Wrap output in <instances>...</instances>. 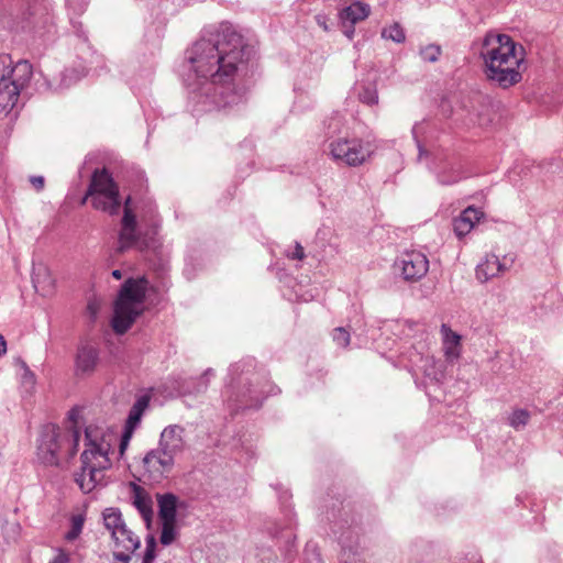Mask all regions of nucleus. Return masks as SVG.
<instances>
[{"mask_svg": "<svg viewBox=\"0 0 563 563\" xmlns=\"http://www.w3.org/2000/svg\"><path fill=\"white\" fill-rule=\"evenodd\" d=\"M434 174L438 183L443 186L454 185L465 177L462 163L456 157L441 158Z\"/></svg>", "mask_w": 563, "mask_h": 563, "instance_id": "2eb2a0df", "label": "nucleus"}, {"mask_svg": "<svg viewBox=\"0 0 563 563\" xmlns=\"http://www.w3.org/2000/svg\"><path fill=\"white\" fill-rule=\"evenodd\" d=\"M99 361L98 350L89 344H82L78 347L75 371L77 376L90 375L97 367Z\"/></svg>", "mask_w": 563, "mask_h": 563, "instance_id": "a211bd4d", "label": "nucleus"}, {"mask_svg": "<svg viewBox=\"0 0 563 563\" xmlns=\"http://www.w3.org/2000/svg\"><path fill=\"white\" fill-rule=\"evenodd\" d=\"M74 411L69 418L73 421L67 429H60L56 426H46L41 433L37 456L47 465H58L62 457H73L78 451L80 432L76 427Z\"/></svg>", "mask_w": 563, "mask_h": 563, "instance_id": "20e7f679", "label": "nucleus"}, {"mask_svg": "<svg viewBox=\"0 0 563 563\" xmlns=\"http://www.w3.org/2000/svg\"><path fill=\"white\" fill-rule=\"evenodd\" d=\"M245 379H240L236 384L232 380L225 389L228 401L234 410L246 408H258L262 405L264 397L262 391L247 388V390H240V385H245Z\"/></svg>", "mask_w": 563, "mask_h": 563, "instance_id": "f8f14e48", "label": "nucleus"}, {"mask_svg": "<svg viewBox=\"0 0 563 563\" xmlns=\"http://www.w3.org/2000/svg\"><path fill=\"white\" fill-rule=\"evenodd\" d=\"M24 366V379L25 382L30 383V384H34V374L26 367L25 364H23Z\"/></svg>", "mask_w": 563, "mask_h": 563, "instance_id": "37998d69", "label": "nucleus"}, {"mask_svg": "<svg viewBox=\"0 0 563 563\" xmlns=\"http://www.w3.org/2000/svg\"><path fill=\"white\" fill-rule=\"evenodd\" d=\"M529 419H530V413L527 410L517 409L509 417V424L512 428H515L516 430H519L527 426Z\"/></svg>", "mask_w": 563, "mask_h": 563, "instance_id": "c756f323", "label": "nucleus"}, {"mask_svg": "<svg viewBox=\"0 0 563 563\" xmlns=\"http://www.w3.org/2000/svg\"><path fill=\"white\" fill-rule=\"evenodd\" d=\"M483 217V212L474 207H467L459 218L453 221V230L459 238L470 233L475 223Z\"/></svg>", "mask_w": 563, "mask_h": 563, "instance_id": "aec40b11", "label": "nucleus"}, {"mask_svg": "<svg viewBox=\"0 0 563 563\" xmlns=\"http://www.w3.org/2000/svg\"><path fill=\"white\" fill-rule=\"evenodd\" d=\"M316 21H317L318 25L321 26L324 31L329 30V25L327 23V21H328L327 15L318 14V15H316Z\"/></svg>", "mask_w": 563, "mask_h": 563, "instance_id": "a19ab883", "label": "nucleus"}, {"mask_svg": "<svg viewBox=\"0 0 563 563\" xmlns=\"http://www.w3.org/2000/svg\"><path fill=\"white\" fill-rule=\"evenodd\" d=\"M30 183L34 186V188L40 191L44 188V177L43 176H32L30 178Z\"/></svg>", "mask_w": 563, "mask_h": 563, "instance_id": "ea45409f", "label": "nucleus"}, {"mask_svg": "<svg viewBox=\"0 0 563 563\" xmlns=\"http://www.w3.org/2000/svg\"><path fill=\"white\" fill-rule=\"evenodd\" d=\"M115 562H117V563H122V562H118V561H115Z\"/></svg>", "mask_w": 563, "mask_h": 563, "instance_id": "09e8293b", "label": "nucleus"}, {"mask_svg": "<svg viewBox=\"0 0 563 563\" xmlns=\"http://www.w3.org/2000/svg\"><path fill=\"white\" fill-rule=\"evenodd\" d=\"M88 309L91 310L92 313H95L91 305H88Z\"/></svg>", "mask_w": 563, "mask_h": 563, "instance_id": "de8ad7c7", "label": "nucleus"}, {"mask_svg": "<svg viewBox=\"0 0 563 563\" xmlns=\"http://www.w3.org/2000/svg\"><path fill=\"white\" fill-rule=\"evenodd\" d=\"M418 124H415L413 128H412V135H413V139L416 140L417 142V146H418V150H419V158L421 157V155L424 153L420 142L418 141V136H417V130H418Z\"/></svg>", "mask_w": 563, "mask_h": 563, "instance_id": "79ce46f5", "label": "nucleus"}, {"mask_svg": "<svg viewBox=\"0 0 563 563\" xmlns=\"http://www.w3.org/2000/svg\"><path fill=\"white\" fill-rule=\"evenodd\" d=\"M333 341L342 347H346L350 343V333L345 328H335L332 333Z\"/></svg>", "mask_w": 563, "mask_h": 563, "instance_id": "72a5a7b5", "label": "nucleus"}, {"mask_svg": "<svg viewBox=\"0 0 563 563\" xmlns=\"http://www.w3.org/2000/svg\"><path fill=\"white\" fill-rule=\"evenodd\" d=\"M382 36L396 43H402L406 40L405 31L398 23L384 27Z\"/></svg>", "mask_w": 563, "mask_h": 563, "instance_id": "c85d7f7f", "label": "nucleus"}, {"mask_svg": "<svg viewBox=\"0 0 563 563\" xmlns=\"http://www.w3.org/2000/svg\"><path fill=\"white\" fill-rule=\"evenodd\" d=\"M161 522H162V531H161L159 541L163 545H169L176 540V538L178 536L176 520H167V521L161 520Z\"/></svg>", "mask_w": 563, "mask_h": 563, "instance_id": "cd10ccee", "label": "nucleus"}, {"mask_svg": "<svg viewBox=\"0 0 563 563\" xmlns=\"http://www.w3.org/2000/svg\"><path fill=\"white\" fill-rule=\"evenodd\" d=\"M48 563H70V556L64 550L58 549L54 558L51 559Z\"/></svg>", "mask_w": 563, "mask_h": 563, "instance_id": "4c0bfd02", "label": "nucleus"}, {"mask_svg": "<svg viewBox=\"0 0 563 563\" xmlns=\"http://www.w3.org/2000/svg\"><path fill=\"white\" fill-rule=\"evenodd\" d=\"M123 276L122 272L120 269L112 271V277L115 279H121Z\"/></svg>", "mask_w": 563, "mask_h": 563, "instance_id": "a18cd8bd", "label": "nucleus"}, {"mask_svg": "<svg viewBox=\"0 0 563 563\" xmlns=\"http://www.w3.org/2000/svg\"><path fill=\"white\" fill-rule=\"evenodd\" d=\"M305 558L307 563H322L320 552L316 544H307L305 549Z\"/></svg>", "mask_w": 563, "mask_h": 563, "instance_id": "c9c22d12", "label": "nucleus"}, {"mask_svg": "<svg viewBox=\"0 0 563 563\" xmlns=\"http://www.w3.org/2000/svg\"><path fill=\"white\" fill-rule=\"evenodd\" d=\"M131 197H128L124 201L117 251L119 253H123L131 249L142 253L156 251L159 246V241L156 238V231L153 229L143 233L137 230L136 216L131 208Z\"/></svg>", "mask_w": 563, "mask_h": 563, "instance_id": "0eeeda50", "label": "nucleus"}, {"mask_svg": "<svg viewBox=\"0 0 563 563\" xmlns=\"http://www.w3.org/2000/svg\"><path fill=\"white\" fill-rule=\"evenodd\" d=\"M332 531L338 537V541L342 547L340 554L341 563H366L354 550V544L358 538V533L355 529L351 527L344 528L335 523Z\"/></svg>", "mask_w": 563, "mask_h": 563, "instance_id": "4468645a", "label": "nucleus"}, {"mask_svg": "<svg viewBox=\"0 0 563 563\" xmlns=\"http://www.w3.org/2000/svg\"><path fill=\"white\" fill-rule=\"evenodd\" d=\"M344 33H345V35H346L347 37H350V38H351V37H352V35H353V33H354V30L352 29L351 31H345Z\"/></svg>", "mask_w": 563, "mask_h": 563, "instance_id": "49530a36", "label": "nucleus"}, {"mask_svg": "<svg viewBox=\"0 0 563 563\" xmlns=\"http://www.w3.org/2000/svg\"><path fill=\"white\" fill-rule=\"evenodd\" d=\"M288 256L292 260H302L305 257L303 247L296 243L294 252L289 253Z\"/></svg>", "mask_w": 563, "mask_h": 563, "instance_id": "58836bf2", "label": "nucleus"}, {"mask_svg": "<svg viewBox=\"0 0 563 563\" xmlns=\"http://www.w3.org/2000/svg\"><path fill=\"white\" fill-rule=\"evenodd\" d=\"M148 280L145 277L128 278L114 305L112 327L115 333H125L143 311Z\"/></svg>", "mask_w": 563, "mask_h": 563, "instance_id": "39448f33", "label": "nucleus"}, {"mask_svg": "<svg viewBox=\"0 0 563 563\" xmlns=\"http://www.w3.org/2000/svg\"><path fill=\"white\" fill-rule=\"evenodd\" d=\"M441 333L443 335L444 353L448 360L453 361L460 356V342L461 336L451 330L446 324L441 325Z\"/></svg>", "mask_w": 563, "mask_h": 563, "instance_id": "5701e85b", "label": "nucleus"}, {"mask_svg": "<svg viewBox=\"0 0 563 563\" xmlns=\"http://www.w3.org/2000/svg\"><path fill=\"white\" fill-rule=\"evenodd\" d=\"M185 428L179 424H169L161 432L158 448L176 456L185 449Z\"/></svg>", "mask_w": 563, "mask_h": 563, "instance_id": "f3484780", "label": "nucleus"}, {"mask_svg": "<svg viewBox=\"0 0 563 563\" xmlns=\"http://www.w3.org/2000/svg\"><path fill=\"white\" fill-rule=\"evenodd\" d=\"M150 398L147 396H141L136 399V401L133 404L132 408L130 409L124 429L133 431L141 422L142 416L145 411V409L148 407Z\"/></svg>", "mask_w": 563, "mask_h": 563, "instance_id": "393cba45", "label": "nucleus"}, {"mask_svg": "<svg viewBox=\"0 0 563 563\" xmlns=\"http://www.w3.org/2000/svg\"><path fill=\"white\" fill-rule=\"evenodd\" d=\"M91 197V205L97 210H102L110 216L118 214L121 209L119 187L111 174L106 169H96L82 199V202Z\"/></svg>", "mask_w": 563, "mask_h": 563, "instance_id": "6e6552de", "label": "nucleus"}, {"mask_svg": "<svg viewBox=\"0 0 563 563\" xmlns=\"http://www.w3.org/2000/svg\"><path fill=\"white\" fill-rule=\"evenodd\" d=\"M156 541L153 536L146 539V549L142 560V563H152L155 559Z\"/></svg>", "mask_w": 563, "mask_h": 563, "instance_id": "f704fd0d", "label": "nucleus"}, {"mask_svg": "<svg viewBox=\"0 0 563 563\" xmlns=\"http://www.w3.org/2000/svg\"><path fill=\"white\" fill-rule=\"evenodd\" d=\"M331 157L346 166H360L371 156L372 151L368 143L361 139L340 137L329 144Z\"/></svg>", "mask_w": 563, "mask_h": 563, "instance_id": "1a4fd4ad", "label": "nucleus"}, {"mask_svg": "<svg viewBox=\"0 0 563 563\" xmlns=\"http://www.w3.org/2000/svg\"><path fill=\"white\" fill-rule=\"evenodd\" d=\"M250 55V46L232 24L222 22L203 30L186 51L190 71L186 82L195 111L221 110L242 101L240 77Z\"/></svg>", "mask_w": 563, "mask_h": 563, "instance_id": "f257e3e1", "label": "nucleus"}, {"mask_svg": "<svg viewBox=\"0 0 563 563\" xmlns=\"http://www.w3.org/2000/svg\"><path fill=\"white\" fill-rule=\"evenodd\" d=\"M395 267L407 282L421 279L429 269L427 256L419 251L404 252L395 262Z\"/></svg>", "mask_w": 563, "mask_h": 563, "instance_id": "9b49d317", "label": "nucleus"}, {"mask_svg": "<svg viewBox=\"0 0 563 563\" xmlns=\"http://www.w3.org/2000/svg\"><path fill=\"white\" fill-rule=\"evenodd\" d=\"M102 517L104 527L111 533V536L113 534V532L120 530L121 527L126 526L122 518V514L118 508H106L104 511L102 512Z\"/></svg>", "mask_w": 563, "mask_h": 563, "instance_id": "a878e982", "label": "nucleus"}, {"mask_svg": "<svg viewBox=\"0 0 563 563\" xmlns=\"http://www.w3.org/2000/svg\"><path fill=\"white\" fill-rule=\"evenodd\" d=\"M111 538L114 543L112 553L114 561L129 563L132 560V553L141 545L140 538L126 526L113 532Z\"/></svg>", "mask_w": 563, "mask_h": 563, "instance_id": "ddd939ff", "label": "nucleus"}, {"mask_svg": "<svg viewBox=\"0 0 563 563\" xmlns=\"http://www.w3.org/2000/svg\"><path fill=\"white\" fill-rule=\"evenodd\" d=\"M84 527V518L81 516H74L71 518V528L66 533V539L73 541L79 537Z\"/></svg>", "mask_w": 563, "mask_h": 563, "instance_id": "473e14b6", "label": "nucleus"}, {"mask_svg": "<svg viewBox=\"0 0 563 563\" xmlns=\"http://www.w3.org/2000/svg\"><path fill=\"white\" fill-rule=\"evenodd\" d=\"M7 351V343L3 336L0 334V355L4 354Z\"/></svg>", "mask_w": 563, "mask_h": 563, "instance_id": "c03bdc74", "label": "nucleus"}, {"mask_svg": "<svg viewBox=\"0 0 563 563\" xmlns=\"http://www.w3.org/2000/svg\"><path fill=\"white\" fill-rule=\"evenodd\" d=\"M514 263V258L504 257L501 262L499 257L495 254H487L485 258L477 264L476 266V278L481 283H486L487 280L497 277L499 274L509 269L510 265Z\"/></svg>", "mask_w": 563, "mask_h": 563, "instance_id": "dca6fc26", "label": "nucleus"}, {"mask_svg": "<svg viewBox=\"0 0 563 563\" xmlns=\"http://www.w3.org/2000/svg\"><path fill=\"white\" fill-rule=\"evenodd\" d=\"M419 53L424 62L435 63L441 55V47L437 44H429L421 47Z\"/></svg>", "mask_w": 563, "mask_h": 563, "instance_id": "2f4dec72", "label": "nucleus"}, {"mask_svg": "<svg viewBox=\"0 0 563 563\" xmlns=\"http://www.w3.org/2000/svg\"><path fill=\"white\" fill-rule=\"evenodd\" d=\"M132 435H133V431H130V430H126L124 429L122 435H121V440H120V444H119V449H120V453L123 454L124 451L126 450L129 443H130V440L132 439Z\"/></svg>", "mask_w": 563, "mask_h": 563, "instance_id": "e433bc0d", "label": "nucleus"}, {"mask_svg": "<svg viewBox=\"0 0 563 563\" xmlns=\"http://www.w3.org/2000/svg\"><path fill=\"white\" fill-rule=\"evenodd\" d=\"M484 74L489 82L503 89L520 82V66L525 62V48L509 35L489 31L481 41L478 51Z\"/></svg>", "mask_w": 563, "mask_h": 563, "instance_id": "f03ea898", "label": "nucleus"}, {"mask_svg": "<svg viewBox=\"0 0 563 563\" xmlns=\"http://www.w3.org/2000/svg\"><path fill=\"white\" fill-rule=\"evenodd\" d=\"M175 465V456L161 448L148 451L143 457V476L154 483L168 477Z\"/></svg>", "mask_w": 563, "mask_h": 563, "instance_id": "9d476101", "label": "nucleus"}, {"mask_svg": "<svg viewBox=\"0 0 563 563\" xmlns=\"http://www.w3.org/2000/svg\"><path fill=\"white\" fill-rule=\"evenodd\" d=\"M132 504L140 512L143 520L150 526L153 519V500L150 493L142 486L131 483Z\"/></svg>", "mask_w": 563, "mask_h": 563, "instance_id": "6ab92c4d", "label": "nucleus"}, {"mask_svg": "<svg viewBox=\"0 0 563 563\" xmlns=\"http://www.w3.org/2000/svg\"><path fill=\"white\" fill-rule=\"evenodd\" d=\"M371 13V7L367 3L356 1L349 7L342 9L339 13L340 20L345 23L350 22L351 25L365 20Z\"/></svg>", "mask_w": 563, "mask_h": 563, "instance_id": "4be33fe9", "label": "nucleus"}, {"mask_svg": "<svg viewBox=\"0 0 563 563\" xmlns=\"http://www.w3.org/2000/svg\"><path fill=\"white\" fill-rule=\"evenodd\" d=\"M156 501L159 520H176L177 509L180 506L179 498L173 493H157Z\"/></svg>", "mask_w": 563, "mask_h": 563, "instance_id": "412c9836", "label": "nucleus"}, {"mask_svg": "<svg viewBox=\"0 0 563 563\" xmlns=\"http://www.w3.org/2000/svg\"><path fill=\"white\" fill-rule=\"evenodd\" d=\"M113 434L102 427L89 424L85 429L86 449L81 453L80 472L75 481L84 493L91 492L103 479V471L111 466L109 454Z\"/></svg>", "mask_w": 563, "mask_h": 563, "instance_id": "7ed1b4c3", "label": "nucleus"}, {"mask_svg": "<svg viewBox=\"0 0 563 563\" xmlns=\"http://www.w3.org/2000/svg\"><path fill=\"white\" fill-rule=\"evenodd\" d=\"M32 77V65L20 60L12 65L9 55H0V110L9 112L19 100L20 91Z\"/></svg>", "mask_w": 563, "mask_h": 563, "instance_id": "423d86ee", "label": "nucleus"}, {"mask_svg": "<svg viewBox=\"0 0 563 563\" xmlns=\"http://www.w3.org/2000/svg\"><path fill=\"white\" fill-rule=\"evenodd\" d=\"M85 76L84 73H78L74 69H66L62 73V79L55 90H60L70 87L74 82H76L80 77Z\"/></svg>", "mask_w": 563, "mask_h": 563, "instance_id": "7c9ffc66", "label": "nucleus"}, {"mask_svg": "<svg viewBox=\"0 0 563 563\" xmlns=\"http://www.w3.org/2000/svg\"><path fill=\"white\" fill-rule=\"evenodd\" d=\"M212 369H207L199 378H189L184 380L179 387L180 395H200L208 388L209 377L212 375Z\"/></svg>", "mask_w": 563, "mask_h": 563, "instance_id": "b1692460", "label": "nucleus"}, {"mask_svg": "<svg viewBox=\"0 0 563 563\" xmlns=\"http://www.w3.org/2000/svg\"><path fill=\"white\" fill-rule=\"evenodd\" d=\"M358 100L367 106L378 103V91L375 82H367L361 86L358 91Z\"/></svg>", "mask_w": 563, "mask_h": 563, "instance_id": "bb28decb", "label": "nucleus"}]
</instances>
